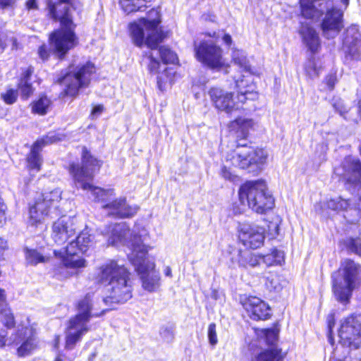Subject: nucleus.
<instances>
[{
	"label": "nucleus",
	"instance_id": "obj_1",
	"mask_svg": "<svg viewBox=\"0 0 361 361\" xmlns=\"http://www.w3.org/2000/svg\"><path fill=\"white\" fill-rule=\"evenodd\" d=\"M104 234L109 245L127 246L131 250L128 259L140 276L142 288L148 292L157 291L160 286V276L155 270L154 262L147 257L148 249L144 241L149 236L147 230L136 224L131 231L126 222H121L109 226Z\"/></svg>",
	"mask_w": 361,
	"mask_h": 361
},
{
	"label": "nucleus",
	"instance_id": "obj_2",
	"mask_svg": "<svg viewBox=\"0 0 361 361\" xmlns=\"http://www.w3.org/2000/svg\"><path fill=\"white\" fill-rule=\"evenodd\" d=\"M71 0H47L49 16L61 23V27L49 37L51 46L59 57H62L77 44L71 8Z\"/></svg>",
	"mask_w": 361,
	"mask_h": 361
},
{
	"label": "nucleus",
	"instance_id": "obj_3",
	"mask_svg": "<svg viewBox=\"0 0 361 361\" xmlns=\"http://www.w3.org/2000/svg\"><path fill=\"white\" fill-rule=\"evenodd\" d=\"M130 275L126 267L115 260H109L99 267L98 281L106 286L109 293L102 300L105 304L123 303L132 298L133 288Z\"/></svg>",
	"mask_w": 361,
	"mask_h": 361
},
{
	"label": "nucleus",
	"instance_id": "obj_4",
	"mask_svg": "<svg viewBox=\"0 0 361 361\" xmlns=\"http://www.w3.org/2000/svg\"><path fill=\"white\" fill-rule=\"evenodd\" d=\"M100 168V163L93 157L86 147H82V166L74 163L70 165V173L72 174L75 186L90 192V198L102 204V208L115 197L114 189H103L94 186L91 183L94 173Z\"/></svg>",
	"mask_w": 361,
	"mask_h": 361
},
{
	"label": "nucleus",
	"instance_id": "obj_5",
	"mask_svg": "<svg viewBox=\"0 0 361 361\" xmlns=\"http://www.w3.org/2000/svg\"><path fill=\"white\" fill-rule=\"evenodd\" d=\"M235 82L238 90L236 100L232 92L219 87H212L209 90V95L212 102L218 110L232 114L242 109L246 100H255L257 98L256 86L251 79L243 75V79L235 80Z\"/></svg>",
	"mask_w": 361,
	"mask_h": 361
},
{
	"label": "nucleus",
	"instance_id": "obj_6",
	"mask_svg": "<svg viewBox=\"0 0 361 361\" xmlns=\"http://www.w3.org/2000/svg\"><path fill=\"white\" fill-rule=\"evenodd\" d=\"M238 195L243 204L259 214H264L274 206V199L264 180L246 182L240 186Z\"/></svg>",
	"mask_w": 361,
	"mask_h": 361
},
{
	"label": "nucleus",
	"instance_id": "obj_7",
	"mask_svg": "<svg viewBox=\"0 0 361 361\" xmlns=\"http://www.w3.org/2000/svg\"><path fill=\"white\" fill-rule=\"evenodd\" d=\"M360 266L345 260L339 270L332 274V288L337 300L348 302L358 283Z\"/></svg>",
	"mask_w": 361,
	"mask_h": 361
},
{
	"label": "nucleus",
	"instance_id": "obj_8",
	"mask_svg": "<svg viewBox=\"0 0 361 361\" xmlns=\"http://www.w3.org/2000/svg\"><path fill=\"white\" fill-rule=\"evenodd\" d=\"M92 295L87 294L78 305V313L70 319L66 331V348L71 350L74 348L83 335L88 331V322L92 316H99L97 314H91Z\"/></svg>",
	"mask_w": 361,
	"mask_h": 361
},
{
	"label": "nucleus",
	"instance_id": "obj_9",
	"mask_svg": "<svg viewBox=\"0 0 361 361\" xmlns=\"http://www.w3.org/2000/svg\"><path fill=\"white\" fill-rule=\"evenodd\" d=\"M94 236L87 230L82 231L76 238L72 240L66 249L54 250V255L59 257L63 263L62 270L67 269H78L85 267L86 261L80 256L84 254L93 245Z\"/></svg>",
	"mask_w": 361,
	"mask_h": 361
},
{
	"label": "nucleus",
	"instance_id": "obj_10",
	"mask_svg": "<svg viewBox=\"0 0 361 361\" xmlns=\"http://www.w3.org/2000/svg\"><path fill=\"white\" fill-rule=\"evenodd\" d=\"M159 18L152 20L141 18L130 25L131 37L135 44L141 47L144 42L152 50L156 49L163 39V34L158 30Z\"/></svg>",
	"mask_w": 361,
	"mask_h": 361
},
{
	"label": "nucleus",
	"instance_id": "obj_11",
	"mask_svg": "<svg viewBox=\"0 0 361 361\" xmlns=\"http://www.w3.org/2000/svg\"><path fill=\"white\" fill-rule=\"evenodd\" d=\"M95 72V67L91 62L69 69L58 82L64 86L62 94L64 96L75 97L80 88L86 87L90 82L91 75Z\"/></svg>",
	"mask_w": 361,
	"mask_h": 361
},
{
	"label": "nucleus",
	"instance_id": "obj_12",
	"mask_svg": "<svg viewBox=\"0 0 361 361\" xmlns=\"http://www.w3.org/2000/svg\"><path fill=\"white\" fill-rule=\"evenodd\" d=\"M267 158V153L263 149L252 146L242 145L238 147L232 153L231 163L235 167L255 171L261 169Z\"/></svg>",
	"mask_w": 361,
	"mask_h": 361
},
{
	"label": "nucleus",
	"instance_id": "obj_13",
	"mask_svg": "<svg viewBox=\"0 0 361 361\" xmlns=\"http://www.w3.org/2000/svg\"><path fill=\"white\" fill-rule=\"evenodd\" d=\"M7 331L0 329V348L6 344H20L18 348V353L20 356H25L30 354L37 346L35 331L30 326L18 328L16 333L6 338Z\"/></svg>",
	"mask_w": 361,
	"mask_h": 361
},
{
	"label": "nucleus",
	"instance_id": "obj_14",
	"mask_svg": "<svg viewBox=\"0 0 361 361\" xmlns=\"http://www.w3.org/2000/svg\"><path fill=\"white\" fill-rule=\"evenodd\" d=\"M197 59L212 69H221L225 65L223 50L212 41H202L195 44Z\"/></svg>",
	"mask_w": 361,
	"mask_h": 361
},
{
	"label": "nucleus",
	"instance_id": "obj_15",
	"mask_svg": "<svg viewBox=\"0 0 361 361\" xmlns=\"http://www.w3.org/2000/svg\"><path fill=\"white\" fill-rule=\"evenodd\" d=\"M338 336L343 345L358 348L361 337V314L345 319L338 330Z\"/></svg>",
	"mask_w": 361,
	"mask_h": 361
},
{
	"label": "nucleus",
	"instance_id": "obj_16",
	"mask_svg": "<svg viewBox=\"0 0 361 361\" xmlns=\"http://www.w3.org/2000/svg\"><path fill=\"white\" fill-rule=\"evenodd\" d=\"M334 173L350 187L357 190L361 188V161L358 159L345 157L341 165L334 169Z\"/></svg>",
	"mask_w": 361,
	"mask_h": 361
},
{
	"label": "nucleus",
	"instance_id": "obj_17",
	"mask_svg": "<svg viewBox=\"0 0 361 361\" xmlns=\"http://www.w3.org/2000/svg\"><path fill=\"white\" fill-rule=\"evenodd\" d=\"M344 63L361 61V34L356 25L348 27L343 33Z\"/></svg>",
	"mask_w": 361,
	"mask_h": 361
},
{
	"label": "nucleus",
	"instance_id": "obj_18",
	"mask_svg": "<svg viewBox=\"0 0 361 361\" xmlns=\"http://www.w3.org/2000/svg\"><path fill=\"white\" fill-rule=\"evenodd\" d=\"M264 229L255 224H240L238 226L240 241L247 247L257 249L264 243Z\"/></svg>",
	"mask_w": 361,
	"mask_h": 361
},
{
	"label": "nucleus",
	"instance_id": "obj_19",
	"mask_svg": "<svg viewBox=\"0 0 361 361\" xmlns=\"http://www.w3.org/2000/svg\"><path fill=\"white\" fill-rule=\"evenodd\" d=\"M63 135L51 132L46 136L37 140L32 145L30 152L27 157V167L39 171L42 163L40 152L45 145L55 143L62 140Z\"/></svg>",
	"mask_w": 361,
	"mask_h": 361
},
{
	"label": "nucleus",
	"instance_id": "obj_20",
	"mask_svg": "<svg viewBox=\"0 0 361 361\" xmlns=\"http://www.w3.org/2000/svg\"><path fill=\"white\" fill-rule=\"evenodd\" d=\"M343 11L332 8L326 13L321 27L323 35L327 39L336 37L343 27Z\"/></svg>",
	"mask_w": 361,
	"mask_h": 361
},
{
	"label": "nucleus",
	"instance_id": "obj_21",
	"mask_svg": "<svg viewBox=\"0 0 361 361\" xmlns=\"http://www.w3.org/2000/svg\"><path fill=\"white\" fill-rule=\"evenodd\" d=\"M243 306L253 320H266L271 317L269 306L257 297L250 296L245 299Z\"/></svg>",
	"mask_w": 361,
	"mask_h": 361
},
{
	"label": "nucleus",
	"instance_id": "obj_22",
	"mask_svg": "<svg viewBox=\"0 0 361 361\" xmlns=\"http://www.w3.org/2000/svg\"><path fill=\"white\" fill-rule=\"evenodd\" d=\"M74 234L75 228L70 217L63 216L53 224L51 238L55 243L62 245Z\"/></svg>",
	"mask_w": 361,
	"mask_h": 361
},
{
	"label": "nucleus",
	"instance_id": "obj_23",
	"mask_svg": "<svg viewBox=\"0 0 361 361\" xmlns=\"http://www.w3.org/2000/svg\"><path fill=\"white\" fill-rule=\"evenodd\" d=\"M137 206H130L126 197H114L111 201L104 206L108 215L118 218H129L134 216L138 211Z\"/></svg>",
	"mask_w": 361,
	"mask_h": 361
},
{
	"label": "nucleus",
	"instance_id": "obj_24",
	"mask_svg": "<svg viewBox=\"0 0 361 361\" xmlns=\"http://www.w3.org/2000/svg\"><path fill=\"white\" fill-rule=\"evenodd\" d=\"M299 33L302 37L303 43L312 53L317 51L320 47V40L317 31L307 23L301 22Z\"/></svg>",
	"mask_w": 361,
	"mask_h": 361
},
{
	"label": "nucleus",
	"instance_id": "obj_25",
	"mask_svg": "<svg viewBox=\"0 0 361 361\" xmlns=\"http://www.w3.org/2000/svg\"><path fill=\"white\" fill-rule=\"evenodd\" d=\"M61 200V191L60 189L56 188L49 192H44L42 195V198H39L37 201L44 203V207L51 212V209H58Z\"/></svg>",
	"mask_w": 361,
	"mask_h": 361
},
{
	"label": "nucleus",
	"instance_id": "obj_26",
	"mask_svg": "<svg viewBox=\"0 0 361 361\" xmlns=\"http://www.w3.org/2000/svg\"><path fill=\"white\" fill-rule=\"evenodd\" d=\"M49 210L44 207V203H40L37 200L34 205L30 207L29 224L32 226H36L41 223L46 216H48Z\"/></svg>",
	"mask_w": 361,
	"mask_h": 361
},
{
	"label": "nucleus",
	"instance_id": "obj_27",
	"mask_svg": "<svg viewBox=\"0 0 361 361\" xmlns=\"http://www.w3.org/2000/svg\"><path fill=\"white\" fill-rule=\"evenodd\" d=\"M49 210L44 207V203H40L37 200L34 205L30 207L29 224L32 226H36L41 223L46 216H48Z\"/></svg>",
	"mask_w": 361,
	"mask_h": 361
},
{
	"label": "nucleus",
	"instance_id": "obj_28",
	"mask_svg": "<svg viewBox=\"0 0 361 361\" xmlns=\"http://www.w3.org/2000/svg\"><path fill=\"white\" fill-rule=\"evenodd\" d=\"M33 73L32 67L27 68L22 73L18 83V90L23 99L28 98L33 92V88L30 83V77Z\"/></svg>",
	"mask_w": 361,
	"mask_h": 361
},
{
	"label": "nucleus",
	"instance_id": "obj_29",
	"mask_svg": "<svg viewBox=\"0 0 361 361\" xmlns=\"http://www.w3.org/2000/svg\"><path fill=\"white\" fill-rule=\"evenodd\" d=\"M254 122L252 119L246 118H238L232 121L230 125L231 130L236 131L240 133L238 136L246 137L249 130L253 126Z\"/></svg>",
	"mask_w": 361,
	"mask_h": 361
},
{
	"label": "nucleus",
	"instance_id": "obj_30",
	"mask_svg": "<svg viewBox=\"0 0 361 361\" xmlns=\"http://www.w3.org/2000/svg\"><path fill=\"white\" fill-rule=\"evenodd\" d=\"M317 0H300L301 14L307 19L318 18L322 11L315 8Z\"/></svg>",
	"mask_w": 361,
	"mask_h": 361
},
{
	"label": "nucleus",
	"instance_id": "obj_31",
	"mask_svg": "<svg viewBox=\"0 0 361 361\" xmlns=\"http://www.w3.org/2000/svg\"><path fill=\"white\" fill-rule=\"evenodd\" d=\"M261 256L255 255L251 252L240 251L238 254V264L241 267H255L259 264Z\"/></svg>",
	"mask_w": 361,
	"mask_h": 361
},
{
	"label": "nucleus",
	"instance_id": "obj_32",
	"mask_svg": "<svg viewBox=\"0 0 361 361\" xmlns=\"http://www.w3.org/2000/svg\"><path fill=\"white\" fill-rule=\"evenodd\" d=\"M233 61L235 64L239 66L242 71L249 74H254V72L252 71L249 62L247 59L246 55L242 50L233 51Z\"/></svg>",
	"mask_w": 361,
	"mask_h": 361
},
{
	"label": "nucleus",
	"instance_id": "obj_33",
	"mask_svg": "<svg viewBox=\"0 0 361 361\" xmlns=\"http://www.w3.org/2000/svg\"><path fill=\"white\" fill-rule=\"evenodd\" d=\"M149 1L151 0H120V4L126 13H130L142 11L145 7V4Z\"/></svg>",
	"mask_w": 361,
	"mask_h": 361
},
{
	"label": "nucleus",
	"instance_id": "obj_34",
	"mask_svg": "<svg viewBox=\"0 0 361 361\" xmlns=\"http://www.w3.org/2000/svg\"><path fill=\"white\" fill-rule=\"evenodd\" d=\"M283 257L284 255L283 252L274 249L270 254L261 256V260L269 267L281 264L283 261Z\"/></svg>",
	"mask_w": 361,
	"mask_h": 361
},
{
	"label": "nucleus",
	"instance_id": "obj_35",
	"mask_svg": "<svg viewBox=\"0 0 361 361\" xmlns=\"http://www.w3.org/2000/svg\"><path fill=\"white\" fill-rule=\"evenodd\" d=\"M260 336L262 337L265 341V343L270 345V348L267 350H265L264 351H270L272 349L275 348L277 350L279 351V356L282 359V357L281 356V350H279L275 345V343L277 341V333L274 329H263L261 331Z\"/></svg>",
	"mask_w": 361,
	"mask_h": 361
},
{
	"label": "nucleus",
	"instance_id": "obj_36",
	"mask_svg": "<svg viewBox=\"0 0 361 361\" xmlns=\"http://www.w3.org/2000/svg\"><path fill=\"white\" fill-rule=\"evenodd\" d=\"M326 204L327 208L331 210H344L349 212V207L351 205V203L349 202V200H344L341 197H337L327 201Z\"/></svg>",
	"mask_w": 361,
	"mask_h": 361
},
{
	"label": "nucleus",
	"instance_id": "obj_37",
	"mask_svg": "<svg viewBox=\"0 0 361 361\" xmlns=\"http://www.w3.org/2000/svg\"><path fill=\"white\" fill-rule=\"evenodd\" d=\"M158 52L164 63L174 64L178 61L176 54L166 47H161Z\"/></svg>",
	"mask_w": 361,
	"mask_h": 361
},
{
	"label": "nucleus",
	"instance_id": "obj_38",
	"mask_svg": "<svg viewBox=\"0 0 361 361\" xmlns=\"http://www.w3.org/2000/svg\"><path fill=\"white\" fill-rule=\"evenodd\" d=\"M256 361H281L279 351L274 348L270 351H262L256 357Z\"/></svg>",
	"mask_w": 361,
	"mask_h": 361
},
{
	"label": "nucleus",
	"instance_id": "obj_39",
	"mask_svg": "<svg viewBox=\"0 0 361 361\" xmlns=\"http://www.w3.org/2000/svg\"><path fill=\"white\" fill-rule=\"evenodd\" d=\"M50 101L47 97H42L32 106V111L41 115L47 113Z\"/></svg>",
	"mask_w": 361,
	"mask_h": 361
},
{
	"label": "nucleus",
	"instance_id": "obj_40",
	"mask_svg": "<svg viewBox=\"0 0 361 361\" xmlns=\"http://www.w3.org/2000/svg\"><path fill=\"white\" fill-rule=\"evenodd\" d=\"M25 258L27 263L31 265H36L39 262H44L45 261L44 257L36 250L26 249Z\"/></svg>",
	"mask_w": 361,
	"mask_h": 361
},
{
	"label": "nucleus",
	"instance_id": "obj_41",
	"mask_svg": "<svg viewBox=\"0 0 361 361\" xmlns=\"http://www.w3.org/2000/svg\"><path fill=\"white\" fill-rule=\"evenodd\" d=\"M305 71L310 78H314L319 74V70L317 66L315 59L312 57L305 64Z\"/></svg>",
	"mask_w": 361,
	"mask_h": 361
},
{
	"label": "nucleus",
	"instance_id": "obj_42",
	"mask_svg": "<svg viewBox=\"0 0 361 361\" xmlns=\"http://www.w3.org/2000/svg\"><path fill=\"white\" fill-rule=\"evenodd\" d=\"M0 320L1 323L8 329L14 326V317L10 310H3L0 313Z\"/></svg>",
	"mask_w": 361,
	"mask_h": 361
},
{
	"label": "nucleus",
	"instance_id": "obj_43",
	"mask_svg": "<svg viewBox=\"0 0 361 361\" xmlns=\"http://www.w3.org/2000/svg\"><path fill=\"white\" fill-rule=\"evenodd\" d=\"M346 245L350 251L361 255V238H349L346 240Z\"/></svg>",
	"mask_w": 361,
	"mask_h": 361
},
{
	"label": "nucleus",
	"instance_id": "obj_44",
	"mask_svg": "<svg viewBox=\"0 0 361 361\" xmlns=\"http://www.w3.org/2000/svg\"><path fill=\"white\" fill-rule=\"evenodd\" d=\"M216 324L211 323L208 326L207 336L209 343L211 345L215 346L218 343V338L216 330Z\"/></svg>",
	"mask_w": 361,
	"mask_h": 361
},
{
	"label": "nucleus",
	"instance_id": "obj_45",
	"mask_svg": "<svg viewBox=\"0 0 361 361\" xmlns=\"http://www.w3.org/2000/svg\"><path fill=\"white\" fill-rule=\"evenodd\" d=\"M146 56L149 60L148 68L151 73H157L159 67V61L154 56L152 51L146 54Z\"/></svg>",
	"mask_w": 361,
	"mask_h": 361
},
{
	"label": "nucleus",
	"instance_id": "obj_46",
	"mask_svg": "<svg viewBox=\"0 0 361 361\" xmlns=\"http://www.w3.org/2000/svg\"><path fill=\"white\" fill-rule=\"evenodd\" d=\"M351 203V205L349 207V212L352 213H355V216L360 218L361 217V196L359 197L355 198L353 204L351 200L349 202Z\"/></svg>",
	"mask_w": 361,
	"mask_h": 361
},
{
	"label": "nucleus",
	"instance_id": "obj_47",
	"mask_svg": "<svg viewBox=\"0 0 361 361\" xmlns=\"http://www.w3.org/2000/svg\"><path fill=\"white\" fill-rule=\"evenodd\" d=\"M17 92L14 90H8L6 93L1 94L4 101L8 104H13L17 99Z\"/></svg>",
	"mask_w": 361,
	"mask_h": 361
},
{
	"label": "nucleus",
	"instance_id": "obj_48",
	"mask_svg": "<svg viewBox=\"0 0 361 361\" xmlns=\"http://www.w3.org/2000/svg\"><path fill=\"white\" fill-rule=\"evenodd\" d=\"M9 44H11L12 49L17 47V40L16 39L11 36L8 37V35L6 36V37L2 39L0 37V48L3 50L6 46H8Z\"/></svg>",
	"mask_w": 361,
	"mask_h": 361
},
{
	"label": "nucleus",
	"instance_id": "obj_49",
	"mask_svg": "<svg viewBox=\"0 0 361 361\" xmlns=\"http://www.w3.org/2000/svg\"><path fill=\"white\" fill-rule=\"evenodd\" d=\"M221 176L225 179L230 181H234L237 176L231 171V170L226 166L221 167Z\"/></svg>",
	"mask_w": 361,
	"mask_h": 361
},
{
	"label": "nucleus",
	"instance_id": "obj_50",
	"mask_svg": "<svg viewBox=\"0 0 361 361\" xmlns=\"http://www.w3.org/2000/svg\"><path fill=\"white\" fill-rule=\"evenodd\" d=\"M7 247V242L4 240L3 238H0V253L6 250ZM5 294L4 290L0 289V305L3 304L5 301Z\"/></svg>",
	"mask_w": 361,
	"mask_h": 361
},
{
	"label": "nucleus",
	"instance_id": "obj_51",
	"mask_svg": "<svg viewBox=\"0 0 361 361\" xmlns=\"http://www.w3.org/2000/svg\"><path fill=\"white\" fill-rule=\"evenodd\" d=\"M333 106L336 111H338L341 116H343L345 113L348 112L347 108L344 106L343 102L339 99L336 101Z\"/></svg>",
	"mask_w": 361,
	"mask_h": 361
},
{
	"label": "nucleus",
	"instance_id": "obj_52",
	"mask_svg": "<svg viewBox=\"0 0 361 361\" xmlns=\"http://www.w3.org/2000/svg\"><path fill=\"white\" fill-rule=\"evenodd\" d=\"M337 79L334 74H330L325 78V82L330 90H333L336 83Z\"/></svg>",
	"mask_w": 361,
	"mask_h": 361
},
{
	"label": "nucleus",
	"instance_id": "obj_53",
	"mask_svg": "<svg viewBox=\"0 0 361 361\" xmlns=\"http://www.w3.org/2000/svg\"><path fill=\"white\" fill-rule=\"evenodd\" d=\"M38 54L42 60H47L49 58V54L45 45H42L39 48Z\"/></svg>",
	"mask_w": 361,
	"mask_h": 361
},
{
	"label": "nucleus",
	"instance_id": "obj_54",
	"mask_svg": "<svg viewBox=\"0 0 361 361\" xmlns=\"http://www.w3.org/2000/svg\"><path fill=\"white\" fill-rule=\"evenodd\" d=\"M104 110V106L102 105L95 106L91 112L92 116H97L99 115Z\"/></svg>",
	"mask_w": 361,
	"mask_h": 361
},
{
	"label": "nucleus",
	"instance_id": "obj_55",
	"mask_svg": "<svg viewBox=\"0 0 361 361\" xmlns=\"http://www.w3.org/2000/svg\"><path fill=\"white\" fill-rule=\"evenodd\" d=\"M27 9H36L37 8L36 0H27L26 2Z\"/></svg>",
	"mask_w": 361,
	"mask_h": 361
},
{
	"label": "nucleus",
	"instance_id": "obj_56",
	"mask_svg": "<svg viewBox=\"0 0 361 361\" xmlns=\"http://www.w3.org/2000/svg\"><path fill=\"white\" fill-rule=\"evenodd\" d=\"M54 361H73V358H68L62 354H59L55 358Z\"/></svg>",
	"mask_w": 361,
	"mask_h": 361
},
{
	"label": "nucleus",
	"instance_id": "obj_57",
	"mask_svg": "<svg viewBox=\"0 0 361 361\" xmlns=\"http://www.w3.org/2000/svg\"><path fill=\"white\" fill-rule=\"evenodd\" d=\"M5 207H6L5 205L3 204L2 201L0 200V222H1L3 219H4Z\"/></svg>",
	"mask_w": 361,
	"mask_h": 361
},
{
	"label": "nucleus",
	"instance_id": "obj_58",
	"mask_svg": "<svg viewBox=\"0 0 361 361\" xmlns=\"http://www.w3.org/2000/svg\"><path fill=\"white\" fill-rule=\"evenodd\" d=\"M223 41L228 46H230L232 43V38L231 36L228 34H225L223 37Z\"/></svg>",
	"mask_w": 361,
	"mask_h": 361
},
{
	"label": "nucleus",
	"instance_id": "obj_59",
	"mask_svg": "<svg viewBox=\"0 0 361 361\" xmlns=\"http://www.w3.org/2000/svg\"><path fill=\"white\" fill-rule=\"evenodd\" d=\"M12 3V0H0V4L3 7L10 6Z\"/></svg>",
	"mask_w": 361,
	"mask_h": 361
},
{
	"label": "nucleus",
	"instance_id": "obj_60",
	"mask_svg": "<svg viewBox=\"0 0 361 361\" xmlns=\"http://www.w3.org/2000/svg\"><path fill=\"white\" fill-rule=\"evenodd\" d=\"M164 274L166 276L171 277L172 276V272L171 269L169 267H166L164 270Z\"/></svg>",
	"mask_w": 361,
	"mask_h": 361
},
{
	"label": "nucleus",
	"instance_id": "obj_61",
	"mask_svg": "<svg viewBox=\"0 0 361 361\" xmlns=\"http://www.w3.org/2000/svg\"><path fill=\"white\" fill-rule=\"evenodd\" d=\"M341 1L344 6V9H346L349 4V0H341Z\"/></svg>",
	"mask_w": 361,
	"mask_h": 361
},
{
	"label": "nucleus",
	"instance_id": "obj_62",
	"mask_svg": "<svg viewBox=\"0 0 361 361\" xmlns=\"http://www.w3.org/2000/svg\"><path fill=\"white\" fill-rule=\"evenodd\" d=\"M358 114L361 117V99L358 102Z\"/></svg>",
	"mask_w": 361,
	"mask_h": 361
},
{
	"label": "nucleus",
	"instance_id": "obj_63",
	"mask_svg": "<svg viewBox=\"0 0 361 361\" xmlns=\"http://www.w3.org/2000/svg\"><path fill=\"white\" fill-rule=\"evenodd\" d=\"M154 14L156 15V16H158L157 11L152 9L149 12V16H153Z\"/></svg>",
	"mask_w": 361,
	"mask_h": 361
},
{
	"label": "nucleus",
	"instance_id": "obj_64",
	"mask_svg": "<svg viewBox=\"0 0 361 361\" xmlns=\"http://www.w3.org/2000/svg\"><path fill=\"white\" fill-rule=\"evenodd\" d=\"M71 274H73V272L70 273L69 271H66L64 274V277L65 278H67L69 276H71Z\"/></svg>",
	"mask_w": 361,
	"mask_h": 361
}]
</instances>
